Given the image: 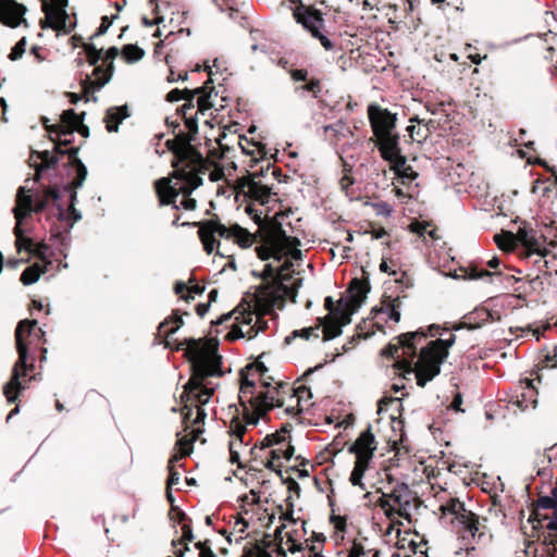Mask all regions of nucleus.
Wrapping results in <instances>:
<instances>
[{"label": "nucleus", "mask_w": 557, "mask_h": 557, "mask_svg": "<svg viewBox=\"0 0 557 557\" xmlns=\"http://www.w3.org/2000/svg\"><path fill=\"white\" fill-rule=\"evenodd\" d=\"M175 349L185 350V357L190 363V377L183 386L181 403L183 423L186 429L190 425L203 424L207 413L202 406L209 403L214 394V387L207 382L208 377L222 376V357L218 352V342L213 338H184L175 341Z\"/></svg>", "instance_id": "nucleus-1"}, {"label": "nucleus", "mask_w": 557, "mask_h": 557, "mask_svg": "<svg viewBox=\"0 0 557 557\" xmlns=\"http://www.w3.org/2000/svg\"><path fill=\"white\" fill-rule=\"evenodd\" d=\"M368 117L373 138L371 140L377 148L383 160L399 157V134L396 131L397 115L387 108L377 103L368 107Z\"/></svg>", "instance_id": "nucleus-2"}, {"label": "nucleus", "mask_w": 557, "mask_h": 557, "mask_svg": "<svg viewBox=\"0 0 557 557\" xmlns=\"http://www.w3.org/2000/svg\"><path fill=\"white\" fill-rule=\"evenodd\" d=\"M259 233L260 232L251 234L247 228L236 223L226 226L222 224L216 216L214 219L205 220V223H200V240L203 245V250L208 255H211L216 249V255L226 257L220 252L221 243L216 239V236L224 239H232L240 248H249L257 242Z\"/></svg>", "instance_id": "nucleus-3"}, {"label": "nucleus", "mask_w": 557, "mask_h": 557, "mask_svg": "<svg viewBox=\"0 0 557 557\" xmlns=\"http://www.w3.org/2000/svg\"><path fill=\"white\" fill-rule=\"evenodd\" d=\"M528 521L532 523L530 536L542 543L543 552L553 556L557 545V512L553 496L539 497Z\"/></svg>", "instance_id": "nucleus-4"}, {"label": "nucleus", "mask_w": 557, "mask_h": 557, "mask_svg": "<svg viewBox=\"0 0 557 557\" xmlns=\"http://www.w3.org/2000/svg\"><path fill=\"white\" fill-rule=\"evenodd\" d=\"M455 341L456 336L450 334L446 339L431 341L421 348L416 361V380L419 387H424L441 373V366L448 357V350Z\"/></svg>", "instance_id": "nucleus-5"}, {"label": "nucleus", "mask_w": 557, "mask_h": 557, "mask_svg": "<svg viewBox=\"0 0 557 557\" xmlns=\"http://www.w3.org/2000/svg\"><path fill=\"white\" fill-rule=\"evenodd\" d=\"M429 334L420 329L416 332H407L396 336L386 347L382 349V356L396 360L394 367L407 379V374H416V362L418 344L426 339Z\"/></svg>", "instance_id": "nucleus-6"}, {"label": "nucleus", "mask_w": 557, "mask_h": 557, "mask_svg": "<svg viewBox=\"0 0 557 557\" xmlns=\"http://www.w3.org/2000/svg\"><path fill=\"white\" fill-rule=\"evenodd\" d=\"M288 389L289 384L278 383L273 389L260 392L257 397H249L247 400L240 401L244 424L246 426L257 425L259 420L274 407H283L284 399L280 397V394L288 392Z\"/></svg>", "instance_id": "nucleus-7"}, {"label": "nucleus", "mask_w": 557, "mask_h": 557, "mask_svg": "<svg viewBox=\"0 0 557 557\" xmlns=\"http://www.w3.org/2000/svg\"><path fill=\"white\" fill-rule=\"evenodd\" d=\"M288 1L295 4L292 13L296 23L300 24L314 39H318L325 50H333L334 44L323 34L325 27L323 12L313 5L305 4L302 0Z\"/></svg>", "instance_id": "nucleus-8"}, {"label": "nucleus", "mask_w": 557, "mask_h": 557, "mask_svg": "<svg viewBox=\"0 0 557 557\" xmlns=\"http://www.w3.org/2000/svg\"><path fill=\"white\" fill-rule=\"evenodd\" d=\"M165 147L173 153L171 162L173 170L188 168L189 165L201 168L205 163H208V159L190 144V137L185 135L184 132L176 134L173 139H168Z\"/></svg>", "instance_id": "nucleus-9"}, {"label": "nucleus", "mask_w": 557, "mask_h": 557, "mask_svg": "<svg viewBox=\"0 0 557 557\" xmlns=\"http://www.w3.org/2000/svg\"><path fill=\"white\" fill-rule=\"evenodd\" d=\"M36 320H22L17 323L15 329V344L18 354L17 364L22 370H33L34 364H27L28 351L33 346H38L41 343L45 332L37 326Z\"/></svg>", "instance_id": "nucleus-10"}, {"label": "nucleus", "mask_w": 557, "mask_h": 557, "mask_svg": "<svg viewBox=\"0 0 557 557\" xmlns=\"http://www.w3.org/2000/svg\"><path fill=\"white\" fill-rule=\"evenodd\" d=\"M60 198V191L57 186L47 187L42 195H38L33 205V197L26 194L25 187H20L16 195V206L13 209L16 223H22L30 212H41L46 209L50 200L57 201Z\"/></svg>", "instance_id": "nucleus-11"}, {"label": "nucleus", "mask_w": 557, "mask_h": 557, "mask_svg": "<svg viewBox=\"0 0 557 557\" xmlns=\"http://www.w3.org/2000/svg\"><path fill=\"white\" fill-rule=\"evenodd\" d=\"M348 292L350 294L349 299L344 302L341 298L335 313L338 315L337 321L342 324V327L351 322V315L364 301L367 294L370 292L369 280L367 277L363 280L352 278Z\"/></svg>", "instance_id": "nucleus-12"}, {"label": "nucleus", "mask_w": 557, "mask_h": 557, "mask_svg": "<svg viewBox=\"0 0 557 557\" xmlns=\"http://www.w3.org/2000/svg\"><path fill=\"white\" fill-rule=\"evenodd\" d=\"M53 156H58V163L66 158V161L63 163L64 168H69L71 171L75 173L72 182L64 186V189H77L83 186L86 177H87V169L82 160L78 158V152L81 146L78 147H64L63 145H59V143L53 141Z\"/></svg>", "instance_id": "nucleus-13"}, {"label": "nucleus", "mask_w": 557, "mask_h": 557, "mask_svg": "<svg viewBox=\"0 0 557 557\" xmlns=\"http://www.w3.org/2000/svg\"><path fill=\"white\" fill-rule=\"evenodd\" d=\"M69 0H41V10L45 13V17L39 21L41 29L51 28L60 32L65 30L66 20L69 17L66 7Z\"/></svg>", "instance_id": "nucleus-14"}, {"label": "nucleus", "mask_w": 557, "mask_h": 557, "mask_svg": "<svg viewBox=\"0 0 557 557\" xmlns=\"http://www.w3.org/2000/svg\"><path fill=\"white\" fill-rule=\"evenodd\" d=\"M211 162L205 163L203 166L189 165L188 168H181L173 170L171 176L182 181L183 184L176 188L177 196L183 195L184 198L190 197L191 193L202 185L203 181L200 176L209 171Z\"/></svg>", "instance_id": "nucleus-15"}, {"label": "nucleus", "mask_w": 557, "mask_h": 557, "mask_svg": "<svg viewBox=\"0 0 557 557\" xmlns=\"http://www.w3.org/2000/svg\"><path fill=\"white\" fill-rule=\"evenodd\" d=\"M258 177V173L238 177L235 182V190L237 194H243L244 196L264 205L270 199L271 188L267 185H262L260 181H257Z\"/></svg>", "instance_id": "nucleus-16"}, {"label": "nucleus", "mask_w": 557, "mask_h": 557, "mask_svg": "<svg viewBox=\"0 0 557 557\" xmlns=\"http://www.w3.org/2000/svg\"><path fill=\"white\" fill-rule=\"evenodd\" d=\"M376 446L377 443L372 433L371 425H369L367 430L360 433L354 444L349 447L348 451L356 456V461L370 463L374 457Z\"/></svg>", "instance_id": "nucleus-17"}, {"label": "nucleus", "mask_w": 557, "mask_h": 557, "mask_svg": "<svg viewBox=\"0 0 557 557\" xmlns=\"http://www.w3.org/2000/svg\"><path fill=\"white\" fill-rule=\"evenodd\" d=\"M388 496L394 507L397 506L396 516L411 521V516L408 509L413 502L419 503V498L416 493H413L408 485L403 483L396 485L393 491L388 493Z\"/></svg>", "instance_id": "nucleus-18"}, {"label": "nucleus", "mask_w": 557, "mask_h": 557, "mask_svg": "<svg viewBox=\"0 0 557 557\" xmlns=\"http://www.w3.org/2000/svg\"><path fill=\"white\" fill-rule=\"evenodd\" d=\"M539 392L533 385V381L524 379L520 381L519 387L515 391L509 403L516 405L520 410L524 411L529 408H535L537 405Z\"/></svg>", "instance_id": "nucleus-19"}, {"label": "nucleus", "mask_w": 557, "mask_h": 557, "mask_svg": "<svg viewBox=\"0 0 557 557\" xmlns=\"http://www.w3.org/2000/svg\"><path fill=\"white\" fill-rule=\"evenodd\" d=\"M27 12V8L15 0H0V23L5 26L15 28L25 22L23 16Z\"/></svg>", "instance_id": "nucleus-20"}, {"label": "nucleus", "mask_w": 557, "mask_h": 557, "mask_svg": "<svg viewBox=\"0 0 557 557\" xmlns=\"http://www.w3.org/2000/svg\"><path fill=\"white\" fill-rule=\"evenodd\" d=\"M86 113L77 114L73 109L64 110L60 115V123L48 127L49 134L58 136H73L81 121H84Z\"/></svg>", "instance_id": "nucleus-21"}, {"label": "nucleus", "mask_w": 557, "mask_h": 557, "mask_svg": "<svg viewBox=\"0 0 557 557\" xmlns=\"http://www.w3.org/2000/svg\"><path fill=\"white\" fill-rule=\"evenodd\" d=\"M516 237L522 246L519 252H539L542 250H548L546 246V237L535 230L519 228Z\"/></svg>", "instance_id": "nucleus-22"}, {"label": "nucleus", "mask_w": 557, "mask_h": 557, "mask_svg": "<svg viewBox=\"0 0 557 557\" xmlns=\"http://www.w3.org/2000/svg\"><path fill=\"white\" fill-rule=\"evenodd\" d=\"M154 188L160 206H172L175 210L180 209V206L176 205V187L171 186L170 177L157 180L154 182Z\"/></svg>", "instance_id": "nucleus-23"}, {"label": "nucleus", "mask_w": 557, "mask_h": 557, "mask_svg": "<svg viewBox=\"0 0 557 557\" xmlns=\"http://www.w3.org/2000/svg\"><path fill=\"white\" fill-rule=\"evenodd\" d=\"M389 163V169L401 180L403 184H409L418 177V173L411 165L407 164V158L401 153L399 147V157H393L386 160Z\"/></svg>", "instance_id": "nucleus-24"}, {"label": "nucleus", "mask_w": 557, "mask_h": 557, "mask_svg": "<svg viewBox=\"0 0 557 557\" xmlns=\"http://www.w3.org/2000/svg\"><path fill=\"white\" fill-rule=\"evenodd\" d=\"M289 75L295 82H307L305 85L299 87L304 91L311 94L314 99L320 97L322 91V82L317 77H311L308 79V71L305 69H295L289 71Z\"/></svg>", "instance_id": "nucleus-25"}, {"label": "nucleus", "mask_w": 557, "mask_h": 557, "mask_svg": "<svg viewBox=\"0 0 557 557\" xmlns=\"http://www.w3.org/2000/svg\"><path fill=\"white\" fill-rule=\"evenodd\" d=\"M493 320L492 312L486 308H479L465 317V321L454 326V330H475Z\"/></svg>", "instance_id": "nucleus-26"}, {"label": "nucleus", "mask_w": 557, "mask_h": 557, "mask_svg": "<svg viewBox=\"0 0 557 557\" xmlns=\"http://www.w3.org/2000/svg\"><path fill=\"white\" fill-rule=\"evenodd\" d=\"M26 371L27 369L23 371L21 366L15 362L12 377L3 387V394L9 403H14L17 399L20 391L23 388L20 379L26 375Z\"/></svg>", "instance_id": "nucleus-27"}, {"label": "nucleus", "mask_w": 557, "mask_h": 557, "mask_svg": "<svg viewBox=\"0 0 557 557\" xmlns=\"http://www.w3.org/2000/svg\"><path fill=\"white\" fill-rule=\"evenodd\" d=\"M288 396V398L290 400L293 399H296V405H288L285 409V411L288 413V414H297V413H300L302 411V409L300 408V403L301 400L305 398V397H311V392L310 389L305 386V385H301L297 388H293L289 386V389L288 392H285V393H281L280 394V397L284 399V403L286 401L285 397Z\"/></svg>", "instance_id": "nucleus-28"}, {"label": "nucleus", "mask_w": 557, "mask_h": 557, "mask_svg": "<svg viewBox=\"0 0 557 557\" xmlns=\"http://www.w3.org/2000/svg\"><path fill=\"white\" fill-rule=\"evenodd\" d=\"M127 106L113 107L107 110L104 115L106 128L109 133L117 132L119 125L128 117Z\"/></svg>", "instance_id": "nucleus-29"}, {"label": "nucleus", "mask_w": 557, "mask_h": 557, "mask_svg": "<svg viewBox=\"0 0 557 557\" xmlns=\"http://www.w3.org/2000/svg\"><path fill=\"white\" fill-rule=\"evenodd\" d=\"M550 253L552 251L548 249L539 252H519V256L528 263H531L534 268H536L537 273L550 275L548 271V260L546 259Z\"/></svg>", "instance_id": "nucleus-30"}, {"label": "nucleus", "mask_w": 557, "mask_h": 557, "mask_svg": "<svg viewBox=\"0 0 557 557\" xmlns=\"http://www.w3.org/2000/svg\"><path fill=\"white\" fill-rule=\"evenodd\" d=\"M265 234V240L275 245V247H280L282 242L288 236L283 228L282 224L274 219H267V226L262 230Z\"/></svg>", "instance_id": "nucleus-31"}, {"label": "nucleus", "mask_w": 557, "mask_h": 557, "mask_svg": "<svg viewBox=\"0 0 557 557\" xmlns=\"http://www.w3.org/2000/svg\"><path fill=\"white\" fill-rule=\"evenodd\" d=\"M50 264L51 261L45 263L36 262L27 267L21 274V283L26 286L36 283L40 275L45 274L48 271V265Z\"/></svg>", "instance_id": "nucleus-32"}, {"label": "nucleus", "mask_w": 557, "mask_h": 557, "mask_svg": "<svg viewBox=\"0 0 557 557\" xmlns=\"http://www.w3.org/2000/svg\"><path fill=\"white\" fill-rule=\"evenodd\" d=\"M318 324L323 326V341H331L342 334V324L331 314L318 318Z\"/></svg>", "instance_id": "nucleus-33"}, {"label": "nucleus", "mask_w": 557, "mask_h": 557, "mask_svg": "<svg viewBox=\"0 0 557 557\" xmlns=\"http://www.w3.org/2000/svg\"><path fill=\"white\" fill-rule=\"evenodd\" d=\"M246 432V424H244L242 418L239 417V409L236 408V414L231 419L227 431L232 437L231 441H238L239 445H248L249 443L245 442Z\"/></svg>", "instance_id": "nucleus-34"}, {"label": "nucleus", "mask_w": 557, "mask_h": 557, "mask_svg": "<svg viewBox=\"0 0 557 557\" xmlns=\"http://www.w3.org/2000/svg\"><path fill=\"white\" fill-rule=\"evenodd\" d=\"M401 305L400 296L393 298L392 296L383 295L381 308L377 311L388 313V318L394 322L400 321L399 308Z\"/></svg>", "instance_id": "nucleus-35"}, {"label": "nucleus", "mask_w": 557, "mask_h": 557, "mask_svg": "<svg viewBox=\"0 0 557 557\" xmlns=\"http://www.w3.org/2000/svg\"><path fill=\"white\" fill-rule=\"evenodd\" d=\"M95 69L92 71V75L96 77L94 83H88V85L96 86L97 89H101L113 76L114 73V64L108 63L102 65H94Z\"/></svg>", "instance_id": "nucleus-36"}, {"label": "nucleus", "mask_w": 557, "mask_h": 557, "mask_svg": "<svg viewBox=\"0 0 557 557\" xmlns=\"http://www.w3.org/2000/svg\"><path fill=\"white\" fill-rule=\"evenodd\" d=\"M183 325L184 321L180 310H174L172 315L159 325V332L163 333L165 338H170Z\"/></svg>", "instance_id": "nucleus-37"}, {"label": "nucleus", "mask_w": 557, "mask_h": 557, "mask_svg": "<svg viewBox=\"0 0 557 557\" xmlns=\"http://www.w3.org/2000/svg\"><path fill=\"white\" fill-rule=\"evenodd\" d=\"M286 440V437L284 435H281V432H275V433H272V434H268L261 442L260 444H256L251 449H250V455H251V458L253 460H257L259 458V451L265 449V448H270V447H273L275 445H278L281 443H283L284 441Z\"/></svg>", "instance_id": "nucleus-38"}, {"label": "nucleus", "mask_w": 557, "mask_h": 557, "mask_svg": "<svg viewBox=\"0 0 557 557\" xmlns=\"http://www.w3.org/2000/svg\"><path fill=\"white\" fill-rule=\"evenodd\" d=\"M548 275L536 273L534 276L531 274H528V281L524 283L523 286H519L516 288V290H522L523 293H537L541 294L545 290L546 287V280Z\"/></svg>", "instance_id": "nucleus-39"}, {"label": "nucleus", "mask_w": 557, "mask_h": 557, "mask_svg": "<svg viewBox=\"0 0 557 557\" xmlns=\"http://www.w3.org/2000/svg\"><path fill=\"white\" fill-rule=\"evenodd\" d=\"M240 387H239V394H238V401L247 400L249 397H257L255 395V388L256 383L253 380L249 379V375H251L246 370H240Z\"/></svg>", "instance_id": "nucleus-40"}, {"label": "nucleus", "mask_w": 557, "mask_h": 557, "mask_svg": "<svg viewBox=\"0 0 557 557\" xmlns=\"http://www.w3.org/2000/svg\"><path fill=\"white\" fill-rule=\"evenodd\" d=\"M35 153L37 154V158L40 159L41 161L36 166L35 181H38L40 178L41 172L49 169H54L58 165V156H53V152H50L48 150L37 151Z\"/></svg>", "instance_id": "nucleus-41"}, {"label": "nucleus", "mask_w": 557, "mask_h": 557, "mask_svg": "<svg viewBox=\"0 0 557 557\" xmlns=\"http://www.w3.org/2000/svg\"><path fill=\"white\" fill-rule=\"evenodd\" d=\"M238 145L243 151V153L255 157L256 153L263 157L265 154V147L261 143L255 141L253 139H248L246 136L240 135L238 137Z\"/></svg>", "instance_id": "nucleus-42"}, {"label": "nucleus", "mask_w": 557, "mask_h": 557, "mask_svg": "<svg viewBox=\"0 0 557 557\" xmlns=\"http://www.w3.org/2000/svg\"><path fill=\"white\" fill-rule=\"evenodd\" d=\"M300 240L294 236H287L282 245L277 248V253L282 256L283 251H286L294 260H300L302 252L298 249Z\"/></svg>", "instance_id": "nucleus-43"}, {"label": "nucleus", "mask_w": 557, "mask_h": 557, "mask_svg": "<svg viewBox=\"0 0 557 557\" xmlns=\"http://www.w3.org/2000/svg\"><path fill=\"white\" fill-rule=\"evenodd\" d=\"M211 83H212V81L208 79V82H206V84L203 86L199 87L200 89H202V92L196 94L197 100L195 103H196L198 113L205 114V112L208 111L209 109H211L213 106L212 102L210 101L211 92L208 91L209 84H211ZM210 89L212 90L213 87H210Z\"/></svg>", "instance_id": "nucleus-44"}, {"label": "nucleus", "mask_w": 557, "mask_h": 557, "mask_svg": "<svg viewBox=\"0 0 557 557\" xmlns=\"http://www.w3.org/2000/svg\"><path fill=\"white\" fill-rule=\"evenodd\" d=\"M13 232L16 237L15 247H16L17 252L20 253V252H22V250H26L29 253V251L32 250V248L35 245V242L30 237H27L24 235L21 223H16Z\"/></svg>", "instance_id": "nucleus-45"}, {"label": "nucleus", "mask_w": 557, "mask_h": 557, "mask_svg": "<svg viewBox=\"0 0 557 557\" xmlns=\"http://www.w3.org/2000/svg\"><path fill=\"white\" fill-rule=\"evenodd\" d=\"M200 433H202V430L198 428L191 431L190 437L184 436L178 438L175 444V446L178 448V453L185 457L190 455L193 451V444L196 440H198Z\"/></svg>", "instance_id": "nucleus-46"}, {"label": "nucleus", "mask_w": 557, "mask_h": 557, "mask_svg": "<svg viewBox=\"0 0 557 557\" xmlns=\"http://www.w3.org/2000/svg\"><path fill=\"white\" fill-rule=\"evenodd\" d=\"M121 54L127 63H135L144 58L145 51L137 45L128 44L122 48Z\"/></svg>", "instance_id": "nucleus-47"}, {"label": "nucleus", "mask_w": 557, "mask_h": 557, "mask_svg": "<svg viewBox=\"0 0 557 557\" xmlns=\"http://www.w3.org/2000/svg\"><path fill=\"white\" fill-rule=\"evenodd\" d=\"M370 463H366L363 461H355V467L350 473L349 481L354 486H358L361 490H366L364 484L362 483V478L364 472L369 468Z\"/></svg>", "instance_id": "nucleus-48"}, {"label": "nucleus", "mask_w": 557, "mask_h": 557, "mask_svg": "<svg viewBox=\"0 0 557 557\" xmlns=\"http://www.w3.org/2000/svg\"><path fill=\"white\" fill-rule=\"evenodd\" d=\"M396 546H397L398 549H407L408 548L413 554H418V553H420L422 555L426 554V552L421 548L422 547V543H417L413 540L407 539V534L401 536L400 530L397 531Z\"/></svg>", "instance_id": "nucleus-49"}, {"label": "nucleus", "mask_w": 557, "mask_h": 557, "mask_svg": "<svg viewBox=\"0 0 557 557\" xmlns=\"http://www.w3.org/2000/svg\"><path fill=\"white\" fill-rule=\"evenodd\" d=\"M263 244L256 248V252L259 259L269 260L270 258H274L276 260H281V255L277 253V247L275 245L265 240L263 237Z\"/></svg>", "instance_id": "nucleus-50"}, {"label": "nucleus", "mask_w": 557, "mask_h": 557, "mask_svg": "<svg viewBox=\"0 0 557 557\" xmlns=\"http://www.w3.org/2000/svg\"><path fill=\"white\" fill-rule=\"evenodd\" d=\"M319 331H320V324H317L314 326L310 327H304L301 330H295L292 332L289 336L285 338L286 344H290L292 339L296 337H301L306 341L310 339L311 337L318 338L319 337Z\"/></svg>", "instance_id": "nucleus-51"}, {"label": "nucleus", "mask_w": 557, "mask_h": 557, "mask_svg": "<svg viewBox=\"0 0 557 557\" xmlns=\"http://www.w3.org/2000/svg\"><path fill=\"white\" fill-rule=\"evenodd\" d=\"M195 539L194 532L191 529V523H184L182 525V536L178 540L172 541V545H182L183 548L181 550H184V553L189 550L188 543L193 542Z\"/></svg>", "instance_id": "nucleus-52"}, {"label": "nucleus", "mask_w": 557, "mask_h": 557, "mask_svg": "<svg viewBox=\"0 0 557 557\" xmlns=\"http://www.w3.org/2000/svg\"><path fill=\"white\" fill-rule=\"evenodd\" d=\"M283 449L282 448H274L270 450V458L264 460H261V465L265 467L269 470L274 471L278 476L282 478V470L281 465L276 466L275 461L283 458Z\"/></svg>", "instance_id": "nucleus-53"}, {"label": "nucleus", "mask_w": 557, "mask_h": 557, "mask_svg": "<svg viewBox=\"0 0 557 557\" xmlns=\"http://www.w3.org/2000/svg\"><path fill=\"white\" fill-rule=\"evenodd\" d=\"M200 92H202V89H200V88H195V89L174 88L166 94L165 100L169 102H176L180 100H185L187 97H191V94L196 95V94H200Z\"/></svg>", "instance_id": "nucleus-54"}, {"label": "nucleus", "mask_w": 557, "mask_h": 557, "mask_svg": "<svg viewBox=\"0 0 557 557\" xmlns=\"http://www.w3.org/2000/svg\"><path fill=\"white\" fill-rule=\"evenodd\" d=\"M407 132L409 133L410 138L417 143H422L426 140L428 137L431 135V128L423 127L422 125L411 124L407 127Z\"/></svg>", "instance_id": "nucleus-55"}, {"label": "nucleus", "mask_w": 557, "mask_h": 557, "mask_svg": "<svg viewBox=\"0 0 557 557\" xmlns=\"http://www.w3.org/2000/svg\"><path fill=\"white\" fill-rule=\"evenodd\" d=\"M292 267V263H289L288 261L284 262L278 269H277V276H278V280H277V289L278 290H283L284 293L286 294H290L292 292H294L293 288H289L287 287L286 285H284V281H288L290 278V275L289 274H286L285 272L289 270V268Z\"/></svg>", "instance_id": "nucleus-56"}, {"label": "nucleus", "mask_w": 557, "mask_h": 557, "mask_svg": "<svg viewBox=\"0 0 557 557\" xmlns=\"http://www.w3.org/2000/svg\"><path fill=\"white\" fill-rule=\"evenodd\" d=\"M82 47L86 53L87 62L90 65H97L98 62L102 59V49H97L92 44L83 42Z\"/></svg>", "instance_id": "nucleus-57"}, {"label": "nucleus", "mask_w": 557, "mask_h": 557, "mask_svg": "<svg viewBox=\"0 0 557 557\" xmlns=\"http://www.w3.org/2000/svg\"><path fill=\"white\" fill-rule=\"evenodd\" d=\"M376 505L384 511L385 516L393 520L396 516V507L392 504L388 494L383 493L376 500Z\"/></svg>", "instance_id": "nucleus-58"}, {"label": "nucleus", "mask_w": 557, "mask_h": 557, "mask_svg": "<svg viewBox=\"0 0 557 557\" xmlns=\"http://www.w3.org/2000/svg\"><path fill=\"white\" fill-rule=\"evenodd\" d=\"M264 313L265 312H263V313L258 312L253 324L247 331L248 339L255 338L259 332H264L268 329V321H265L263 318Z\"/></svg>", "instance_id": "nucleus-59"}, {"label": "nucleus", "mask_w": 557, "mask_h": 557, "mask_svg": "<svg viewBox=\"0 0 557 557\" xmlns=\"http://www.w3.org/2000/svg\"><path fill=\"white\" fill-rule=\"evenodd\" d=\"M467 273L470 280H482L500 274V272H490L484 269H479L476 265H470Z\"/></svg>", "instance_id": "nucleus-60"}, {"label": "nucleus", "mask_w": 557, "mask_h": 557, "mask_svg": "<svg viewBox=\"0 0 557 557\" xmlns=\"http://www.w3.org/2000/svg\"><path fill=\"white\" fill-rule=\"evenodd\" d=\"M246 213L253 220L256 224L259 225V232L261 233L262 230L267 226V220L264 221L262 218V211H259L255 209L251 205H248L246 207Z\"/></svg>", "instance_id": "nucleus-61"}, {"label": "nucleus", "mask_w": 557, "mask_h": 557, "mask_svg": "<svg viewBox=\"0 0 557 557\" xmlns=\"http://www.w3.org/2000/svg\"><path fill=\"white\" fill-rule=\"evenodd\" d=\"M195 99H196V95H194V94H191V97H187L185 99V103L181 108L177 109V114L181 115L182 117L193 115V113H190V111L196 108ZM197 113L198 112L196 111L194 113V115H197Z\"/></svg>", "instance_id": "nucleus-62"}, {"label": "nucleus", "mask_w": 557, "mask_h": 557, "mask_svg": "<svg viewBox=\"0 0 557 557\" xmlns=\"http://www.w3.org/2000/svg\"><path fill=\"white\" fill-rule=\"evenodd\" d=\"M182 119L184 120L185 126L187 128V133H185V135H188L190 137L191 143L195 140V135L198 133V121L196 119V115H189Z\"/></svg>", "instance_id": "nucleus-63"}, {"label": "nucleus", "mask_w": 557, "mask_h": 557, "mask_svg": "<svg viewBox=\"0 0 557 557\" xmlns=\"http://www.w3.org/2000/svg\"><path fill=\"white\" fill-rule=\"evenodd\" d=\"M244 370L249 372L251 375H259L260 377H263L268 372L265 364L259 360L247 364Z\"/></svg>", "instance_id": "nucleus-64"}]
</instances>
